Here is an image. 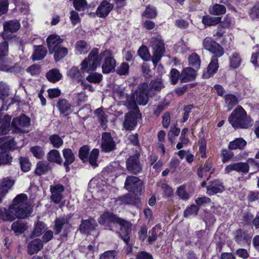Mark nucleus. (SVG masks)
Here are the masks:
<instances>
[{
    "mask_svg": "<svg viewBox=\"0 0 259 259\" xmlns=\"http://www.w3.org/2000/svg\"><path fill=\"white\" fill-rule=\"evenodd\" d=\"M27 228L26 224L20 221L14 222L11 225V229L14 231L16 235L23 233Z\"/></svg>",
    "mask_w": 259,
    "mask_h": 259,
    "instance_id": "obj_29",
    "label": "nucleus"
},
{
    "mask_svg": "<svg viewBox=\"0 0 259 259\" xmlns=\"http://www.w3.org/2000/svg\"><path fill=\"white\" fill-rule=\"evenodd\" d=\"M110 193V188L108 186L103 185V188L99 189L97 191L98 199L103 200L108 197Z\"/></svg>",
    "mask_w": 259,
    "mask_h": 259,
    "instance_id": "obj_51",
    "label": "nucleus"
},
{
    "mask_svg": "<svg viewBox=\"0 0 259 259\" xmlns=\"http://www.w3.org/2000/svg\"><path fill=\"white\" fill-rule=\"evenodd\" d=\"M30 150L34 156L36 158H41L44 155V152L40 147L34 146Z\"/></svg>",
    "mask_w": 259,
    "mask_h": 259,
    "instance_id": "obj_64",
    "label": "nucleus"
},
{
    "mask_svg": "<svg viewBox=\"0 0 259 259\" xmlns=\"http://www.w3.org/2000/svg\"><path fill=\"white\" fill-rule=\"evenodd\" d=\"M249 170V166L246 162H237L230 164L225 168L226 173H230L233 171H236L238 172L247 173Z\"/></svg>",
    "mask_w": 259,
    "mask_h": 259,
    "instance_id": "obj_13",
    "label": "nucleus"
},
{
    "mask_svg": "<svg viewBox=\"0 0 259 259\" xmlns=\"http://www.w3.org/2000/svg\"><path fill=\"white\" fill-rule=\"evenodd\" d=\"M63 155L65 159L64 164H71L74 161V155L72 151L69 149L67 148L63 150Z\"/></svg>",
    "mask_w": 259,
    "mask_h": 259,
    "instance_id": "obj_44",
    "label": "nucleus"
},
{
    "mask_svg": "<svg viewBox=\"0 0 259 259\" xmlns=\"http://www.w3.org/2000/svg\"><path fill=\"white\" fill-rule=\"evenodd\" d=\"M212 165V163L211 161H206L204 166L198 171V176L200 178H202L204 176H207V173L211 170L208 177L207 178V180H208L210 177V175L212 174L214 171L213 169L211 170Z\"/></svg>",
    "mask_w": 259,
    "mask_h": 259,
    "instance_id": "obj_35",
    "label": "nucleus"
},
{
    "mask_svg": "<svg viewBox=\"0 0 259 259\" xmlns=\"http://www.w3.org/2000/svg\"><path fill=\"white\" fill-rule=\"evenodd\" d=\"M47 159L50 162L60 164L62 162V158L60 154L57 150H51L47 154Z\"/></svg>",
    "mask_w": 259,
    "mask_h": 259,
    "instance_id": "obj_43",
    "label": "nucleus"
},
{
    "mask_svg": "<svg viewBox=\"0 0 259 259\" xmlns=\"http://www.w3.org/2000/svg\"><path fill=\"white\" fill-rule=\"evenodd\" d=\"M46 77L48 80L53 83L59 81L62 77V74L57 69H52L46 73Z\"/></svg>",
    "mask_w": 259,
    "mask_h": 259,
    "instance_id": "obj_32",
    "label": "nucleus"
},
{
    "mask_svg": "<svg viewBox=\"0 0 259 259\" xmlns=\"http://www.w3.org/2000/svg\"><path fill=\"white\" fill-rule=\"evenodd\" d=\"M221 21V18L219 17H211L209 15L203 16L202 18V23L205 26H214Z\"/></svg>",
    "mask_w": 259,
    "mask_h": 259,
    "instance_id": "obj_37",
    "label": "nucleus"
},
{
    "mask_svg": "<svg viewBox=\"0 0 259 259\" xmlns=\"http://www.w3.org/2000/svg\"><path fill=\"white\" fill-rule=\"evenodd\" d=\"M150 44L152 48L153 54L152 61L153 64L156 65L165 51L164 45L161 38L158 37H152L150 40Z\"/></svg>",
    "mask_w": 259,
    "mask_h": 259,
    "instance_id": "obj_5",
    "label": "nucleus"
},
{
    "mask_svg": "<svg viewBox=\"0 0 259 259\" xmlns=\"http://www.w3.org/2000/svg\"><path fill=\"white\" fill-rule=\"evenodd\" d=\"M102 79V75L98 73H93L89 75L86 79L90 82L97 83H99Z\"/></svg>",
    "mask_w": 259,
    "mask_h": 259,
    "instance_id": "obj_54",
    "label": "nucleus"
},
{
    "mask_svg": "<svg viewBox=\"0 0 259 259\" xmlns=\"http://www.w3.org/2000/svg\"><path fill=\"white\" fill-rule=\"evenodd\" d=\"M30 122V118L24 115L14 118L12 122V133H23L26 132L25 128L29 127Z\"/></svg>",
    "mask_w": 259,
    "mask_h": 259,
    "instance_id": "obj_8",
    "label": "nucleus"
},
{
    "mask_svg": "<svg viewBox=\"0 0 259 259\" xmlns=\"http://www.w3.org/2000/svg\"><path fill=\"white\" fill-rule=\"evenodd\" d=\"M126 167L129 171L134 174L140 173L142 171V166L139 162V155L130 157L126 161Z\"/></svg>",
    "mask_w": 259,
    "mask_h": 259,
    "instance_id": "obj_12",
    "label": "nucleus"
},
{
    "mask_svg": "<svg viewBox=\"0 0 259 259\" xmlns=\"http://www.w3.org/2000/svg\"><path fill=\"white\" fill-rule=\"evenodd\" d=\"M13 157L6 152H0V166L2 164H9L12 161Z\"/></svg>",
    "mask_w": 259,
    "mask_h": 259,
    "instance_id": "obj_55",
    "label": "nucleus"
},
{
    "mask_svg": "<svg viewBox=\"0 0 259 259\" xmlns=\"http://www.w3.org/2000/svg\"><path fill=\"white\" fill-rule=\"evenodd\" d=\"M49 165L48 164L39 162L37 163L35 173L38 176H41L45 174L49 170Z\"/></svg>",
    "mask_w": 259,
    "mask_h": 259,
    "instance_id": "obj_47",
    "label": "nucleus"
},
{
    "mask_svg": "<svg viewBox=\"0 0 259 259\" xmlns=\"http://www.w3.org/2000/svg\"><path fill=\"white\" fill-rule=\"evenodd\" d=\"M9 54V45L6 41L0 43V58H5Z\"/></svg>",
    "mask_w": 259,
    "mask_h": 259,
    "instance_id": "obj_61",
    "label": "nucleus"
},
{
    "mask_svg": "<svg viewBox=\"0 0 259 259\" xmlns=\"http://www.w3.org/2000/svg\"><path fill=\"white\" fill-rule=\"evenodd\" d=\"M73 5L77 11H84L87 7V2L85 0H74Z\"/></svg>",
    "mask_w": 259,
    "mask_h": 259,
    "instance_id": "obj_58",
    "label": "nucleus"
},
{
    "mask_svg": "<svg viewBox=\"0 0 259 259\" xmlns=\"http://www.w3.org/2000/svg\"><path fill=\"white\" fill-rule=\"evenodd\" d=\"M176 194L181 199L184 200L188 199L189 198V195L188 193L186 192L185 187L184 186H181L178 187L176 191Z\"/></svg>",
    "mask_w": 259,
    "mask_h": 259,
    "instance_id": "obj_63",
    "label": "nucleus"
},
{
    "mask_svg": "<svg viewBox=\"0 0 259 259\" xmlns=\"http://www.w3.org/2000/svg\"><path fill=\"white\" fill-rule=\"evenodd\" d=\"M208 12L212 15L219 16L225 14L226 9V7L222 5L215 4L209 8Z\"/></svg>",
    "mask_w": 259,
    "mask_h": 259,
    "instance_id": "obj_33",
    "label": "nucleus"
},
{
    "mask_svg": "<svg viewBox=\"0 0 259 259\" xmlns=\"http://www.w3.org/2000/svg\"><path fill=\"white\" fill-rule=\"evenodd\" d=\"M129 65L127 63L123 62L117 68L116 72L120 75H126L128 72Z\"/></svg>",
    "mask_w": 259,
    "mask_h": 259,
    "instance_id": "obj_59",
    "label": "nucleus"
},
{
    "mask_svg": "<svg viewBox=\"0 0 259 259\" xmlns=\"http://www.w3.org/2000/svg\"><path fill=\"white\" fill-rule=\"evenodd\" d=\"M115 143L109 133H104L102 136L101 149L105 152H110L115 148Z\"/></svg>",
    "mask_w": 259,
    "mask_h": 259,
    "instance_id": "obj_10",
    "label": "nucleus"
},
{
    "mask_svg": "<svg viewBox=\"0 0 259 259\" xmlns=\"http://www.w3.org/2000/svg\"><path fill=\"white\" fill-rule=\"evenodd\" d=\"M148 84L144 82L140 84L137 90L134 94V97H132L135 102V104H138L141 105H145L147 104L150 95L148 93Z\"/></svg>",
    "mask_w": 259,
    "mask_h": 259,
    "instance_id": "obj_6",
    "label": "nucleus"
},
{
    "mask_svg": "<svg viewBox=\"0 0 259 259\" xmlns=\"http://www.w3.org/2000/svg\"><path fill=\"white\" fill-rule=\"evenodd\" d=\"M12 62L5 58H0V69L7 72L17 73L20 71L22 68L19 64L11 66Z\"/></svg>",
    "mask_w": 259,
    "mask_h": 259,
    "instance_id": "obj_15",
    "label": "nucleus"
},
{
    "mask_svg": "<svg viewBox=\"0 0 259 259\" xmlns=\"http://www.w3.org/2000/svg\"><path fill=\"white\" fill-rule=\"evenodd\" d=\"M124 88L120 87H115L113 89V96L114 98L123 103L129 108H136L135 101L132 97H128L125 93Z\"/></svg>",
    "mask_w": 259,
    "mask_h": 259,
    "instance_id": "obj_7",
    "label": "nucleus"
},
{
    "mask_svg": "<svg viewBox=\"0 0 259 259\" xmlns=\"http://www.w3.org/2000/svg\"><path fill=\"white\" fill-rule=\"evenodd\" d=\"M225 105L228 111L232 109L238 102L237 98L233 95L228 94L225 96Z\"/></svg>",
    "mask_w": 259,
    "mask_h": 259,
    "instance_id": "obj_38",
    "label": "nucleus"
},
{
    "mask_svg": "<svg viewBox=\"0 0 259 259\" xmlns=\"http://www.w3.org/2000/svg\"><path fill=\"white\" fill-rule=\"evenodd\" d=\"M156 10L154 7H148L143 14V16L147 18H153L156 16Z\"/></svg>",
    "mask_w": 259,
    "mask_h": 259,
    "instance_id": "obj_62",
    "label": "nucleus"
},
{
    "mask_svg": "<svg viewBox=\"0 0 259 259\" xmlns=\"http://www.w3.org/2000/svg\"><path fill=\"white\" fill-rule=\"evenodd\" d=\"M96 113L97 114L98 118L100 121L101 125L103 128H105L107 127L106 124L107 120L106 117L102 113V111L100 109H98L96 110Z\"/></svg>",
    "mask_w": 259,
    "mask_h": 259,
    "instance_id": "obj_60",
    "label": "nucleus"
},
{
    "mask_svg": "<svg viewBox=\"0 0 259 259\" xmlns=\"http://www.w3.org/2000/svg\"><path fill=\"white\" fill-rule=\"evenodd\" d=\"M220 57L213 55L207 68V71L203 74L205 78H209L216 73L219 68L218 58Z\"/></svg>",
    "mask_w": 259,
    "mask_h": 259,
    "instance_id": "obj_18",
    "label": "nucleus"
},
{
    "mask_svg": "<svg viewBox=\"0 0 259 259\" xmlns=\"http://www.w3.org/2000/svg\"><path fill=\"white\" fill-rule=\"evenodd\" d=\"M17 148H18V146L14 141L13 138L6 142H4L3 139H0V149L2 151L14 150Z\"/></svg>",
    "mask_w": 259,
    "mask_h": 259,
    "instance_id": "obj_39",
    "label": "nucleus"
},
{
    "mask_svg": "<svg viewBox=\"0 0 259 259\" xmlns=\"http://www.w3.org/2000/svg\"><path fill=\"white\" fill-rule=\"evenodd\" d=\"M163 88L162 80L160 78H157L152 80L148 85V93L150 97L155 96L159 93Z\"/></svg>",
    "mask_w": 259,
    "mask_h": 259,
    "instance_id": "obj_21",
    "label": "nucleus"
},
{
    "mask_svg": "<svg viewBox=\"0 0 259 259\" xmlns=\"http://www.w3.org/2000/svg\"><path fill=\"white\" fill-rule=\"evenodd\" d=\"M224 190L222 183L217 180L212 182L207 187V193L210 195L221 193Z\"/></svg>",
    "mask_w": 259,
    "mask_h": 259,
    "instance_id": "obj_26",
    "label": "nucleus"
},
{
    "mask_svg": "<svg viewBox=\"0 0 259 259\" xmlns=\"http://www.w3.org/2000/svg\"><path fill=\"white\" fill-rule=\"evenodd\" d=\"M5 123L0 126V135H6L10 131L9 123L11 120V117L9 115H5L4 118Z\"/></svg>",
    "mask_w": 259,
    "mask_h": 259,
    "instance_id": "obj_48",
    "label": "nucleus"
},
{
    "mask_svg": "<svg viewBox=\"0 0 259 259\" xmlns=\"http://www.w3.org/2000/svg\"><path fill=\"white\" fill-rule=\"evenodd\" d=\"M90 149L87 146L80 148L79 151V157L84 162L88 161V155Z\"/></svg>",
    "mask_w": 259,
    "mask_h": 259,
    "instance_id": "obj_56",
    "label": "nucleus"
},
{
    "mask_svg": "<svg viewBox=\"0 0 259 259\" xmlns=\"http://www.w3.org/2000/svg\"><path fill=\"white\" fill-rule=\"evenodd\" d=\"M13 94L11 93L8 87H0V99L5 103L11 104L13 103Z\"/></svg>",
    "mask_w": 259,
    "mask_h": 259,
    "instance_id": "obj_24",
    "label": "nucleus"
},
{
    "mask_svg": "<svg viewBox=\"0 0 259 259\" xmlns=\"http://www.w3.org/2000/svg\"><path fill=\"white\" fill-rule=\"evenodd\" d=\"M64 191V187L62 185L56 184L50 186L51 193V199L55 203H59L62 199V193Z\"/></svg>",
    "mask_w": 259,
    "mask_h": 259,
    "instance_id": "obj_14",
    "label": "nucleus"
},
{
    "mask_svg": "<svg viewBox=\"0 0 259 259\" xmlns=\"http://www.w3.org/2000/svg\"><path fill=\"white\" fill-rule=\"evenodd\" d=\"M241 63V59L240 55L237 53H234L230 57V66L233 68H237L240 66Z\"/></svg>",
    "mask_w": 259,
    "mask_h": 259,
    "instance_id": "obj_45",
    "label": "nucleus"
},
{
    "mask_svg": "<svg viewBox=\"0 0 259 259\" xmlns=\"http://www.w3.org/2000/svg\"><path fill=\"white\" fill-rule=\"evenodd\" d=\"M95 223L93 220H82L79 226L80 232L83 233H88L90 231L95 229Z\"/></svg>",
    "mask_w": 259,
    "mask_h": 259,
    "instance_id": "obj_31",
    "label": "nucleus"
},
{
    "mask_svg": "<svg viewBox=\"0 0 259 259\" xmlns=\"http://www.w3.org/2000/svg\"><path fill=\"white\" fill-rule=\"evenodd\" d=\"M32 208L27 202V196L24 194L17 195L8 208L0 209V220L14 221L16 218L25 219L31 215Z\"/></svg>",
    "mask_w": 259,
    "mask_h": 259,
    "instance_id": "obj_2",
    "label": "nucleus"
},
{
    "mask_svg": "<svg viewBox=\"0 0 259 259\" xmlns=\"http://www.w3.org/2000/svg\"><path fill=\"white\" fill-rule=\"evenodd\" d=\"M98 221L101 225H108L110 223L119 225L121 231L120 236L124 242L126 244H128L130 240L129 234L132 227V224L130 222L118 217L109 211H106L102 213L99 217Z\"/></svg>",
    "mask_w": 259,
    "mask_h": 259,
    "instance_id": "obj_3",
    "label": "nucleus"
},
{
    "mask_svg": "<svg viewBox=\"0 0 259 259\" xmlns=\"http://www.w3.org/2000/svg\"><path fill=\"white\" fill-rule=\"evenodd\" d=\"M199 209L198 206L192 204L185 209L184 212V216L185 218H188L191 215H196L197 214Z\"/></svg>",
    "mask_w": 259,
    "mask_h": 259,
    "instance_id": "obj_49",
    "label": "nucleus"
},
{
    "mask_svg": "<svg viewBox=\"0 0 259 259\" xmlns=\"http://www.w3.org/2000/svg\"><path fill=\"white\" fill-rule=\"evenodd\" d=\"M20 163L22 170L24 172L28 171L31 168V163L27 158L21 157Z\"/></svg>",
    "mask_w": 259,
    "mask_h": 259,
    "instance_id": "obj_57",
    "label": "nucleus"
},
{
    "mask_svg": "<svg viewBox=\"0 0 259 259\" xmlns=\"http://www.w3.org/2000/svg\"><path fill=\"white\" fill-rule=\"evenodd\" d=\"M102 61L103 73L107 74L114 70L116 61L112 52L106 50L99 54V50L97 48H94L89 53L88 58L82 61L80 64V70L83 73H90L100 66Z\"/></svg>",
    "mask_w": 259,
    "mask_h": 259,
    "instance_id": "obj_1",
    "label": "nucleus"
},
{
    "mask_svg": "<svg viewBox=\"0 0 259 259\" xmlns=\"http://www.w3.org/2000/svg\"><path fill=\"white\" fill-rule=\"evenodd\" d=\"M196 76L195 68L187 67L183 69L181 75L180 80L181 82H186L187 81L193 80Z\"/></svg>",
    "mask_w": 259,
    "mask_h": 259,
    "instance_id": "obj_23",
    "label": "nucleus"
},
{
    "mask_svg": "<svg viewBox=\"0 0 259 259\" xmlns=\"http://www.w3.org/2000/svg\"><path fill=\"white\" fill-rule=\"evenodd\" d=\"M137 124V115L133 112L127 113L123 123V127L127 130H133Z\"/></svg>",
    "mask_w": 259,
    "mask_h": 259,
    "instance_id": "obj_19",
    "label": "nucleus"
},
{
    "mask_svg": "<svg viewBox=\"0 0 259 259\" xmlns=\"http://www.w3.org/2000/svg\"><path fill=\"white\" fill-rule=\"evenodd\" d=\"M44 244L42 241L39 239H35L30 241L27 245L28 253L32 255L37 253L42 249Z\"/></svg>",
    "mask_w": 259,
    "mask_h": 259,
    "instance_id": "obj_22",
    "label": "nucleus"
},
{
    "mask_svg": "<svg viewBox=\"0 0 259 259\" xmlns=\"http://www.w3.org/2000/svg\"><path fill=\"white\" fill-rule=\"evenodd\" d=\"M142 182L138 178L134 176H128L124 183V187L128 191L138 192L141 189Z\"/></svg>",
    "mask_w": 259,
    "mask_h": 259,
    "instance_id": "obj_11",
    "label": "nucleus"
},
{
    "mask_svg": "<svg viewBox=\"0 0 259 259\" xmlns=\"http://www.w3.org/2000/svg\"><path fill=\"white\" fill-rule=\"evenodd\" d=\"M113 8V4L107 1H103L98 7L96 11V14L99 17H105L109 14Z\"/></svg>",
    "mask_w": 259,
    "mask_h": 259,
    "instance_id": "obj_17",
    "label": "nucleus"
},
{
    "mask_svg": "<svg viewBox=\"0 0 259 259\" xmlns=\"http://www.w3.org/2000/svg\"><path fill=\"white\" fill-rule=\"evenodd\" d=\"M67 75L74 81L79 82L82 80L81 73L77 67L70 68L67 72Z\"/></svg>",
    "mask_w": 259,
    "mask_h": 259,
    "instance_id": "obj_40",
    "label": "nucleus"
},
{
    "mask_svg": "<svg viewBox=\"0 0 259 259\" xmlns=\"http://www.w3.org/2000/svg\"><path fill=\"white\" fill-rule=\"evenodd\" d=\"M47 52L46 49L41 46L35 47L32 55L33 60L35 61L42 59L46 56Z\"/></svg>",
    "mask_w": 259,
    "mask_h": 259,
    "instance_id": "obj_41",
    "label": "nucleus"
},
{
    "mask_svg": "<svg viewBox=\"0 0 259 259\" xmlns=\"http://www.w3.org/2000/svg\"><path fill=\"white\" fill-rule=\"evenodd\" d=\"M47 229L46 225L42 222L38 221L35 225L33 231L30 235L31 238L38 237L41 235Z\"/></svg>",
    "mask_w": 259,
    "mask_h": 259,
    "instance_id": "obj_36",
    "label": "nucleus"
},
{
    "mask_svg": "<svg viewBox=\"0 0 259 259\" xmlns=\"http://www.w3.org/2000/svg\"><path fill=\"white\" fill-rule=\"evenodd\" d=\"M99 154V150L98 149H94L90 153L88 160L91 165L97 166V160Z\"/></svg>",
    "mask_w": 259,
    "mask_h": 259,
    "instance_id": "obj_53",
    "label": "nucleus"
},
{
    "mask_svg": "<svg viewBox=\"0 0 259 259\" xmlns=\"http://www.w3.org/2000/svg\"><path fill=\"white\" fill-rule=\"evenodd\" d=\"M246 145V142L243 138H236L231 141L228 145V148L230 150L243 149Z\"/></svg>",
    "mask_w": 259,
    "mask_h": 259,
    "instance_id": "obj_30",
    "label": "nucleus"
},
{
    "mask_svg": "<svg viewBox=\"0 0 259 259\" xmlns=\"http://www.w3.org/2000/svg\"><path fill=\"white\" fill-rule=\"evenodd\" d=\"M228 120L235 128H247L252 124L250 117L241 106H238L231 114Z\"/></svg>",
    "mask_w": 259,
    "mask_h": 259,
    "instance_id": "obj_4",
    "label": "nucleus"
},
{
    "mask_svg": "<svg viewBox=\"0 0 259 259\" xmlns=\"http://www.w3.org/2000/svg\"><path fill=\"white\" fill-rule=\"evenodd\" d=\"M14 181L6 178L0 180V203L14 184Z\"/></svg>",
    "mask_w": 259,
    "mask_h": 259,
    "instance_id": "obj_16",
    "label": "nucleus"
},
{
    "mask_svg": "<svg viewBox=\"0 0 259 259\" xmlns=\"http://www.w3.org/2000/svg\"><path fill=\"white\" fill-rule=\"evenodd\" d=\"M203 46L206 50L211 52L213 55L222 57L224 54L223 48L210 37H207L203 40Z\"/></svg>",
    "mask_w": 259,
    "mask_h": 259,
    "instance_id": "obj_9",
    "label": "nucleus"
},
{
    "mask_svg": "<svg viewBox=\"0 0 259 259\" xmlns=\"http://www.w3.org/2000/svg\"><path fill=\"white\" fill-rule=\"evenodd\" d=\"M73 214L70 213L65 217L57 218L55 221V229L56 233H59L65 224H69Z\"/></svg>",
    "mask_w": 259,
    "mask_h": 259,
    "instance_id": "obj_28",
    "label": "nucleus"
},
{
    "mask_svg": "<svg viewBox=\"0 0 259 259\" xmlns=\"http://www.w3.org/2000/svg\"><path fill=\"white\" fill-rule=\"evenodd\" d=\"M139 56L144 60H149L150 55L147 47L145 46H142L138 51Z\"/></svg>",
    "mask_w": 259,
    "mask_h": 259,
    "instance_id": "obj_52",
    "label": "nucleus"
},
{
    "mask_svg": "<svg viewBox=\"0 0 259 259\" xmlns=\"http://www.w3.org/2000/svg\"><path fill=\"white\" fill-rule=\"evenodd\" d=\"M90 48L87 43L83 40H79L75 44V51L78 54H87L90 50Z\"/></svg>",
    "mask_w": 259,
    "mask_h": 259,
    "instance_id": "obj_42",
    "label": "nucleus"
},
{
    "mask_svg": "<svg viewBox=\"0 0 259 259\" xmlns=\"http://www.w3.org/2000/svg\"><path fill=\"white\" fill-rule=\"evenodd\" d=\"M20 27V23L17 20H11L4 24V35L7 36L9 32L13 33L19 30Z\"/></svg>",
    "mask_w": 259,
    "mask_h": 259,
    "instance_id": "obj_25",
    "label": "nucleus"
},
{
    "mask_svg": "<svg viewBox=\"0 0 259 259\" xmlns=\"http://www.w3.org/2000/svg\"><path fill=\"white\" fill-rule=\"evenodd\" d=\"M63 41V39L61 38L59 35L56 34L50 35L47 39L49 52L54 51L55 49L60 47V45Z\"/></svg>",
    "mask_w": 259,
    "mask_h": 259,
    "instance_id": "obj_20",
    "label": "nucleus"
},
{
    "mask_svg": "<svg viewBox=\"0 0 259 259\" xmlns=\"http://www.w3.org/2000/svg\"><path fill=\"white\" fill-rule=\"evenodd\" d=\"M57 106L61 113L64 115H67L72 112L71 105L66 100L60 99L57 104Z\"/></svg>",
    "mask_w": 259,
    "mask_h": 259,
    "instance_id": "obj_27",
    "label": "nucleus"
},
{
    "mask_svg": "<svg viewBox=\"0 0 259 259\" xmlns=\"http://www.w3.org/2000/svg\"><path fill=\"white\" fill-rule=\"evenodd\" d=\"M50 53H53L55 60L58 61L68 54V50L65 47L60 46L55 49L54 51L50 52Z\"/></svg>",
    "mask_w": 259,
    "mask_h": 259,
    "instance_id": "obj_34",
    "label": "nucleus"
},
{
    "mask_svg": "<svg viewBox=\"0 0 259 259\" xmlns=\"http://www.w3.org/2000/svg\"><path fill=\"white\" fill-rule=\"evenodd\" d=\"M49 140L53 146L56 148H60L63 144L62 139L56 134L51 136L49 137Z\"/></svg>",
    "mask_w": 259,
    "mask_h": 259,
    "instance_id": "obj_46",
    "label": "nucleus"
},
{
    "mask_svg": "<svg viewBox=\"0 0 259 259\" xmlns=\"http://www.w3.org/2000/svg\"><path fill=\"white\" fill-rule=\"evenodd\" d=\"M189 64L196 69H198L200 66V60L196 54H192L189 57Z\"/></svg>",
    "mask_w": 259,
    "mask_h": 259,
    "instance_id": "obj_50",
    "label": "nucleus"
}]
</instances>
